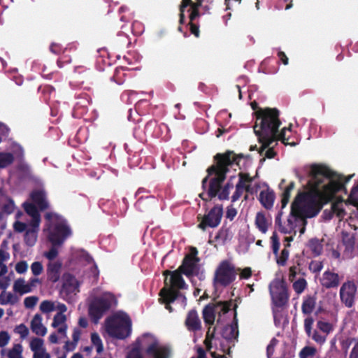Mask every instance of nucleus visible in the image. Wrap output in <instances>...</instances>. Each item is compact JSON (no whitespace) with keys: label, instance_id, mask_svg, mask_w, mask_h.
<instances>
[{"label":"nucleus","instance_id":"473e14b6","mask_svg":"<svg viewBox=\"0 0 358 358\" xmlns=\"http://www.w3.org/2000/svg\"><path fill=\"white\" fill-rule=\"evenodd\" d=\"M342 242L343 245L345 247V253L352 252L355 244L354 236H350L348 232H343Z\"/></svg>","mask_w":358,"mask_h":358},{"label":"nucleus","instance_id":"a19ab883","mask_svg":"<svg viewBox=\"0 0 358 358\" xmlns=\"http://www.w3.org/2000/svg\"><path fill=\"white\" fill-rule=\"evenodd\" d=\"M3 296L4 292H1V294H0V303L1 305H6L8 303L13 305L17 301V297L11 292H8L6 294V299H2V296Z\"/></svg>","mask_w":358,"mask_h":358},{"label":"nucleus","instance_id":"bf43d9fd","mask_svg":"<svg viewBox=\"0 0 358 358\" xmlns=\"http://www.w3.org/2000/svg\"><path fill=\"white\" fill-rule=\"evenodd\" d=\"M266 149H267V150L265 152L264 157L260 159L261 163L265 162L266 158L273 159L277 155V152L274 150V147L271 146V145L267 147Z\"/></svg>","mask_w":358,"mask_h":358},{"label":"nucleus","instance_id":"a211bd4d","mask_svg":"<svg viewBox=\"0 0 358 358\" xmlns=\"http://www.w3.org/2000/svg\"><path fill=\"white\" fill-rule=\"evenodd\" d=\"M30 197L33 203L41 211L45 210L49 208V203L47 200L46 193L43 189L34 190Z\"/></svg>","mask_w":358,"mask_h":358},{"label":"nucleus","instance_id":"58836bf2","mask_svg":"<svg viewBox=\"0 0 358 358\" xmlns=\"http://www.w3.org/2000/svg\"><path fill=\"white\" fill-rule=\"evenodd\" d=\"M229 155V159L230 161V164H229V167L232 166L234 164L238 165L239 160L241 159H243L245 155L243 154H235L233 151L228 150L224 153H217V155Z\"/></svg>","mask_w":358,"mask_h":358},{"label":"nucleus","instance_id":"4c0bfd02","mask_svg":"<svg viewBox=\"0 0 358 358\" xmlns=\"http://www.w3.org/2000/svg\"><path fill=\"white\" fill-rule=\"evenodd\" d=\"M308 283L305 278H301L294 282L292 287L298 294H301L307 287Z\"/></svg>","mask_w":358,"mask_h":358},{"label":"nucleus","instance_id":"ea45409f","mask_svg":"<svg viewBox=\"0 0 358 358\" xmlns=\"http://www.w3.org/2000/svg\"><path fill=\"white\" fill-rule=\"evenodd\" d=\"M324 267L323 262L319 260H312L309 263L308 269L313 273L319 274Z\"/></svg>","mask_w":358,"mask_h":358},{"label":"nucleus","instance_id":"2f4dec72","mask_svg":"<svg viewBox=\"0 0 358 358\" xmlns=\"http://www.w3.org/2000/svg\"><path fill=\"white\" fill-rule=\"evenodd\" d=\"M32 285L25 284L22 278H20L15 281L13 285V290L20 293L21 295L29 293L31 291Z\"/></svg>","mask_w":358,"mask_h":358},{"label":"nucleus","instance_id":"412c9836","mask_svg":"<svg viewBox=\"0 0 358 358\" xmlns=\"http://www.w3.org/2000/svg\"><path fill=\"white\" fill-rule=\"evenodd\" d=\"M157 201L153 196H141L136 202V209L141 212H149L155 207Z\"/></svg>","mask_w":358,"mask_h":358},{"label":"nucleus","instance_id":"680f3d73","mask_svg":"<svg viewBox=\"0 0 358 358\" xmlns=\"http://www.w3.org/2000/svg\"><path fill=\"white\" fill-rule=\"evenodd\" d=\"M38 299V297L34 296L26 297L24 300V306L27 308H34L36 306Z\"/></svg>","mask_w":358,"mask_h":358},{"label":"nucleus","instance_id":"c9c22d12","mask_svg":"<svg viewBox=\"0 0 358 358\" xmlns=\"http://www.w3.org/2000/svg\"><path fill=\"white\" fill-rule=\"evenodd\" d=\"M14 156L10 152H0V169H4L13 164Z\"/></svg>","mask_w":358,"mask_h":358},{"label":"nucleus","instance_id":"a18cd8bd","mask_svg":"<svg viewBox=\"0 0 358 358\" xmlns=\"http://www.w3.org/2000/svg\"><path fill=\"white\" fill-rule=\"evenodd\" d=\"M316 352V349L314 347L306 346L299 352L300 358H308L313 357Z\"/></svg>","mask_w":358,"mask_h":358},{"label":"nucleus","instance_id":"f257e3e1","mask_svg":"<svg viewBox=\"0 0 358 358\" xmlns=\"http://www.w3.org/2000/svg\"><path fill=\"white\" fill-rule=\"evenodd\" d=\"M353 176L345 177L324 164H312L308 172L309 179L304 186L308 191L297 194L292 203L290 215L301 219L316 216L336 193H347L345 184Z\"/></svg>","mask_w":358,"mask_h":358},{"label":"nucleus","instance_id":"9d476101","mask_svg":"<svg viewBox=\"0 0 358 358\" xmlns=\"http://www.w3.org/2000/svg\"><path fill=\"white\" fill-rule=\"evenodd\" d=\"M358 282L355 280H347L340 287L339 297L340 301L345 307L348 308H352L356 301L357 293Z\"/></svg>","mask_w":358,"mask_h":358},{"label":"nucleus","instance_id":"6e6552de","mask_svg":"<svg viewBox=\"0 0 358 358\" xmlns=\"http://www.w3.org/2000/svg\"><path fill=\"white\" fill-rule=\"evenodd\" d=\"M198 250L195 247H190L189 252L182 259L179 270L187 278L196 276L199 274L198 263L200 261L198 257Z\"/></svg>","mask_w":358,"mask_h":358},{"label":"nucleus","instance_id":"2eb2a0df","mask_svg":"<svg viewBox=\"0 0 358 358\" xmlns=\"http://www.w3.org/2000/svg\"><path fill=\"white\" fill-rule=\"evenodd\" d=\"M160 298L159 302L165 305V308L170 313L173 312V308L171 303H173L180 295V292L178 289L173 288H162L159 293Z\"/></svg>","mask_w":358,"mask_h":358},{"label":"nucleus","instance_id":"f704fd0d","mask_svg":"<svg viewBox=\"0 0 358 358\" xmlns=\"http://www.w3.org/2000/svg\"><path fill=\"white\" fill-rule=\"evenodd\" d=\"M37 240V231L36 229H29L24 234L25 244L29 247L35 245Z\"/></svg>","mask_w":358,"mask_h":358},{"label":"nucleus","instance_id":"49530a36","mask_svg":"<svg viewBox=\"0 0 358 358\" xmlns=\"http://www.w3.org/2000/svg\"><path fill=\"white\" fill-rule=\"evenodd\" d=\"M238 178L239 180L237 184H240L243 186L252 183L254 180V178L251 177L248 173L240 172L238 173Z\"/></svg>","mask_w":358,"mask_h":358},{"label":"nucleus","instance_id":"864d4df0","mask_svg":"<svg viewBox=\"0 0 358 358\" xmlns=\"http://www.w3.org/2000/svg\"><path fill=\"white\" fill-rule=\"evenodd\" d=\"M66 320V317L64 314L62 313H57L53 318L52 326L53 327H57L59 325H64Z\"/></svg>","mask_w":358,"mask_h":358},{"label":"nucleus","instance_id":"774afa93","mask_svg":"<svg viewBox=\"0 0 358 358\" xmlns=\"http://www.w3.org/2000/svg\"><path fill=\"white\" fill-rule=\"evenodd\" d=\"M10 341V336L7 331H2L0 332V347L6 346Z\"/></svg>","mask_w":358,"mask_h":358},{"label":"nucleus","instance_id":"3c124183","mask_svg":"<svg viewBox=\"0 0 358 358\" xmlns=\"http://www.w3.org/2000/svg\"><path fill=\"white\" fill-rule=\"evenodd\" d=\"M55 309L54 303L50 301H43L40 305V310L45 313L53 311Z\"/></svg>","mask_w":358,"mask_h":358},{"label":"nucleus","instance_id":"cd10ccee","mask_svg":"<svg viewBox=\"0 0 358 358\" xmlns=\"http://www.w3.org/2000/svg\"><path fill=\"white\" fill-rule=\"evenodd\" d=\"M61 264L59 263L50 264L47 269L48 280L56 282L60 278Z\"/></svg>","mask_w":358,"mask_h":358},{"label":"nucleus","instance_id":"e433bc0d","mask_svg":"<svg viewBox=\"0 0 358 358\" xmlns=\"http://www.w3.org/2000/svg\"><path fill=\"white\" fill-rule=\"evenodd\" d=\"M229 229L227 227H221L215 236V241L224 244L229 239Z\"/></svg>","mask_w":358,"mask_h":358},{"label":"nucleus","instance_id":"7ed1b4c3","mask_svg":"<svg viewBox=\"0 0 358 358\" xmlns=\"http://www.w3.org/2000/svg\"><path fill=\"white\" fill-rule=\"evenodd\" d=\"M215 164L209 166L207 169L208 175L202 180L201 187L203 189H206V184L210 176L215 174L209 181V186L207 191V199H212L218 196L221 191L223 182L226 179L227 173L229 171V164L230 161L229 155H215L214 156Z\"/></svg>","mask_w":358,"mask_h":358},{"label":"nucleus","instance_id":"72a5a7b5","mask_svg":"<svg viewBox=\"0 0 358 358\" xmlns=\"http://www.w3.org/2000/svg\"><path fill=\"white\" fill-rule=\"evenodd\" d=\"M294 187H295V183H294V182L292 181L285 188V189L282 194V199H281L282 208H284L288 203V202L289 201L291 192L294 189Z\"/></svg>","mask_w":358,"mask_h":358},{"label":"nucleus","instance_id":"423d86ee","mask_svg":"<svg viewBox=\"0 0 358 358\" xmlns=\"http://www.w3.org/2000/svg\"><path fill=\"white\" fill-rule=\"evenodd\" d=\"M232 305L233 302L230 300L210 303L205 306L202 311L204 322L206 324H213L215 320V315H217L220 317L222 314L227 313Z\"/></svg>","mask_w":358,"mask_h":358},{"label":"nucleus","instance_id":"e2e57ef3","mask_svg":"<svg viewBox=\"0 0 358 358\" xmlns=\"http://www.w3.org/2000/svg\"><path fill=\"white\" fill-rule=\"evenodd\" d=\"M327 246H331L329 249H327L329 255L331 256V257L334 259L339 260L341 258V252L338 250L339 246L338 245L336 248L330 244H328Z\"/></svg>","mask_w":358,"mask_h":358},{"label":"nucleus","instance_id":"0eeeda50","mask_svg":"<svg viewBox=\"0 0 358 358\" xmlns=\"http://www.w3.org/2000/svg\"><path fill=\"white\" fill-rule=\"evenodd\" d=\"M269 290L275 306L283 308L287 304L289 295L287 284L283 280H274L269 285Z\"/></svg>","mask_w":358,"mask_h":358},{"label":"nucleus","instance_id":"f03ea898","mask_svg":"<svg viewBox=\"0 0 358 358\" xmlns=\"http://www.w3.org/2000/svg\"><path fill=\"white\" fill-rule=\"evenodd\" d=\"M279 110L276 108H267L260 110L257 113V119L261 120L260 126H254V132L258 138V141L262 144L258 150L260 155H262L266 148L273 143L280 141L285 145L295 146L296 143L291 141L289 137H286V131H291L292 124L289 127H284L278 133L281 122L279 119Z\"/></svg>","mask_w":358,"mask_h":358},{"label":"nucleus","instance_id":"5fc2aeb1","mask_svg":"<svg viewBox=\"0 0 358 358\" xmlns=\"http://www.w3.org/2000/svg\"><path fill=\"white\" fill-rule=\"evenodd\" d=\"M235 187V192H234L233 195L231 197L232 203H234L236 201H238L243 195L244 191L243 186L240 184H236Z\"/></svg>","mask_w":358,"mask_h":358},{"label":"nucleus","instance_id":"4d7b16f0","mask_svg":"<svg viewBox=\"0 0 358 358\" xmlns=\"http://www.w3.org/2000/svg\"><path fill=\"white\" fill-rule=\"evenodd\" d=\"M271 238L272 242L273 252L277 256L280 248V242L277 234L274 232Z\"/></svg>","mask_w":358,"mask_h":358},{"label":"nucleus","instance_id":"de8ad7c7","mask_svg":"<svg viewBox=\"0 0 358 358\" xmlns=\"http://www.w3.org/2000/svg\"><path fill=\"white\" fill-rule=\"evenodd\" d=\"M348 201L353 206L358 204V185L352 187Z\"/></svg>","mask_w":358,"mask_h":358},{"label":"nucleus","instance_id":"f3484780","mask_svg":"<svg viewBox=\"0 0 358 358\" xmlns=\"http://www.w3.org/2000/svg\"><path fill=\"white\" fill-rule=\"evenodd\" d=\"M146 354L152 358H169L170 350L166 346L159 345L157 341H154L146 349Z\"/></svg>","mask_w":358,"mask_h":358},{"label":"nucleus","instance_id":"37998d69","mask_svg":"<svg viewBox=\"0 0 358 358\" xmlns=\"http://www.w3.org/2000/svg\"><path fill=\"white\" fill-rule=\"evenodd\" d=\"M24 209L25 212L31 217L39 215L38 208L32 203H24Z\"/></svg>","mask_w":358,"mask_h":358},{"label":"nucleus","instance_id":"6ab92c4d","mask_svg":"<svg viewBox=\"0 0 358 358\" xmlns=\"http://www.w3.org/2000/svg\"><path fill=\"white\" fill-rule=\"evenodd\" d=\"M185 324L190 331L196 332L201 329V320L196 310L192 309L188 312Z\"/></svg>","mask_w":358,"mask_h":358},{"label":"nucleus","instance_id":"052dcab7","mask_svg":"<svg viewBox=\"0 0 358 358\" xmlns=\"http://www.w3.org/2000/svg\"><path fill=\"white\" fill-rule=\"evenodd\" d=\"M15 209V204L13 200L9 199L6 203L3 204L2 210L6 214H11Z\"/></svg>","mask_w":358,"mask_h":358},{"label":"nucleus","instance_id":"4be33fe9","mask_svg":"<svg viewBox=\"0 0 358 358\" xmlns=\"http://www.w3.org/2000/svg\"><path fill=\"white\" fill-rule=\"evenodd\" d=\"M304 259L303 258L296 256L293 259V265L289 268V280L292 282L297 274H300L303 276L306 275V272L303 270V264Z\"/></svg>","mask_w":358,"mask_h":358},{"label":"nucleus","instance_id":"5701e85b","mask_svg":"<svg viewBox=\"0 0 358 358\" xmlns=\"http://www.w3.org/2000/svg\"><path fill=\"white\" fill-rule=\"evenodd\" d=\"M92 99L90 95L87 94H80L77 97V101L74 106V110L80 114L86 113L87 108L90 105Z\"/></svg>","mask_w":358,"mask_h":358},{"label":"nucleus","instance_id":"dca6fc26","mask_svg":"<svg viewBox=\"0 0 358 358\" xmlns=\"http://www.w3.org/2000/svg\"><path fill=\"white\" fill-rule=\"evenodd\" d=\"M237 305L234 304V319L231 324H227L222 329V336L227 341H232L236 339L238 336V318L236 312Z\"/></svg>","mask_w":358,"mask_h":358},{"label":"nucleus","instance_id":"79ce46f5","mask_svg":"<svg viewBox=\"0 0 358 358\" xmlns=\"http://www.w3.org/2000/svg\"><path fill=\"white\" fill-rule=\"evenodd\" d=\"M91 341L93 345L96 347V351L98 353H101L103 350L102 341L99 335L94 332L91 334Z\"/></svg>","mask_w":358,"mask_h":358},{"label":"nucleus","instance_id":"09e8293b","mask_svg":"<svg viewBox=\"0 0 358 358\" xmlns=\"http://www.w3.org/2000/svg\"><path fill=\"white\" fill-rule=\"evenodd\" d=\"M22 346L20 344L15 345V346L9 350L8 357L9 358H22Z\"/></svg>","mask_w":358,"mask_h":358},{"label":"nucleus","instance_id":"13d9d810","mask_svg":"<svg viewBox=\"0 0 358 358\" xmlns=\"http://www.w3.org/2000/svg\"><path fill=\"white\" fill-rule=\"evenodd\" d=\"M66 51V50L63 51L62 55L59 58V59L57 62L59 68H62L64 64H69L71 62V57L65 54Z\"/></svg>","mask_w":358,"mask_h":358},{"label":"nucleus","instance_id":"c85d7f7f","mask_svg":"<svg viewBox=\"0 0 358 358\" xmlns=\"http://www.w3.org/2000/svg\"><path fill=\"white\" fill-rule=\"evenodd\" d=\"M316 306V297L315 296H307L304 298L301 310L302 313L305 315L310 314L315 309Z\"/></svg>","mask_w":358,"mask_h":358},{"label":"nucleus","instance_id":"aec40b11","mask_svg":"<svg viewBox=\"0 0 358 358\" xmlns=\"http://www.w3.org/2000/svg\"><path fill=\"white\" fill-rule=\"evenodd\" d=\"M275 194L273 189L268 187L260 192L259 201L262 206L266 210H271L273 207Z\"/></svg>","mask_w":358,"mask_h":358},{"label":"nucleus","instance_id":"6e6d98bb","mask_svg":"<svg viewBox=\"0 0 358 358\" xmlns=\"http://www.w3.org/2000/svg\"><path fill=\"white\" fill-rule=\"evenodd\" d=\"M289 257V250L284 248L280 253V257L277 259V264L280 266H285Z\"/></svg>","mask_w":358,"mask_h":358},{"label":"nucleus","instance_id":"393cba45","mask_svg":"<svg viewBox=\"0 0 358 358\" xmlns=\"http://www.w3.org/2000/svg\"><path fill=\"white\" fill-rule=\"evenodd\" d=\"M77 288V281L75 278L71 275H69L68 277L65 279L62 289L61 294H64L66 295H69L72 294L76 291Z\"/></svg>","mask_w":358,"mask_h":358},{"label":"nucleus","instance_id":"20e7f679","mask_svg":"<svg viewBox=\"0 0 358 358\" xmlns=\"http://www.w3.org/2000/svg\"><path fill=\"white\" fill-rule=\"evenodd\" d=\"M106 330L113 338L124 339L131 331V321L128 315H115L106 320Z\"/></svg>","mask_w":358,"mask_h":358},{"label":"nucleus","instance_id":"69168bd1","mask_svg":"<svg viewBox=\"0 0 358 358\" xmlns=\"http://www.w3.org/2000/svg\"><path fill=\"white\" fill-rule=\"evenodd\" d=\"M31 269L34 275H38L43 271V265L39 262H34L31 266Z\"/></svg>","mask_w":358,"mask_h":358},{"label":"nucleus","instance_id":"c03bdc74","mask_svg":"<svg viewBox=\"0 0 358 358\" xmlns=\"http://www.w3.org/2000/svg\"><path fill=\"white\" fill-rule=\"evenodd\" d=\"M30 348L33 352L45 350L43 348V340L39 338H34L30 342Z\"/></svg>","mask_w":358,"mask_h":358},{"label":"nucleus","instance_id":"1a4fd4ad","mask_svg":"<svg viewBox=\"0 0 358 358\" xmlns=\"http://www.w3.org/2000/svg\"><path fill=\"white\" fill-rule=\"evenodd\" d=\"M222 215V205H215L210 211L203 217H201V215L197 216L198 221L201 220L197 227L202 231H205L207 227L215 228L220 224Z\"/></svg>","mask_w":358,"mask_h":358},{"label":"nucleus","instance_id":"0e129e2a","mask_svg":"<svg viewBox=\"0 0 358 358\" xmlns=\"http://www.w3.org/2000/svg\"><path fill=\"white\" fill-rule=\"evenodd\" d=\"M314 323V320L312 317H306L304 320V329L308 336L311 334L312 327Z\"/></svg>","mask_w":358,"mask_h":358},{"label":"nucleus","instance_id":"338daca9","mask_svg":"<svg viewBox=\"0 0 358 358\" xmlns=\"http://www.w3.org/2000/svg\"><path fill=\"white\" fill-rule=\"evenodd\" d=\"M58 255V250L56 246L52 245L49 251L45 252L44 256L49 260L55 259Z\"/></svg>","mask_w":358,"mask_h":358},{"label":"nucleus","instance_id":"c756f323","mask_svg":"<svg viewBox=\"0 0 358 358\" xmlns=\"http://www.w3.org/2000/svg\"><path fill=\"white\" fill-rule=\"evenodd\" d=\"M255 225L263 234L266 233L268 227V222L264 212H258L255 217Z\"/></svg>","mask_w":358,"mask_h":358},{"label":"nucleus","instance_id":"ddd939ff","mask_svg":"<svg viewBox=\"0 0 358 358\" xmlns=\"http://www.w3.org/2000/svg\"><path fill=\"white\" fill-rule=\"evenodd\" d=\"M182 273L179 268L171 271L166 270L163 275L165 276L164 287L163 288H173L175 289H182L187 287V285L182 276Z\"/></svg>","mask_w":358,"mask_h":358},{"label":"nucleus","instance_id":"f8f14e48","mask_svg":"<svg viewBox=\"0 0 358 358\" xmlns=\"http://www.w3.org/2000/svg\"><path fill=\"white\" fill-rule=\"evenodd\" d=\"M70 227L64 222L56 224L49 234V241L54 246H59L71 235Z\"/></svg>","mask_w":358,"mask_h":358},{"label":"nucleus","instance_id":"7c9ffc66","mask_svg":"<svg viewBox=\"0 0 358 358\" xmlns=\"http://www.w3.org/2000/svg\"><path fill=\"white\" fill-rule=\"evenodd\" d=\"M235 176H231L226 184L221 187V191L218 194V199L221 201L228 200L229 199V194L231 189L234 187L233 180Z\"/></svg>","mask_w":358,"mask_h":358},{"label":"nucleus","instance_id":"8fccbe9b","mask_svg":"<svg viewBox=\"0 0 358 358\" xmlns=\"http://www.w3.org/2000/svg\"><path fill=\"white\" fill-rule=\"evenodd\" d=\"M14 332L20 334L22 339H24L29 334V329L25 324H20L15 327Z\"/></svg>","mask_w":358,"mask_h":358},{"label":"nucleus","instance_id":"39448f33","mask_svg":"<svg viewBox=\"0 0 358 358\" xmlns=\"http://www.w3.org/2000/svg\"><path fill=\"white\" fill-rule=\"evenodd\" d=\"M236 268L231 261L222 260L215 271L213 285L226 287L236 280Z\"/></svg>","mask_w":358,"mask_h":358},{"label":"nucleus","instance_id":"603ef678","mask_svg":"<svg viewBox=\"0 0 358 358\" xmlns=\"http://www.w3.org/2000/svg\"><path fill=\"white\" fill-rule=\"evenodd\" d=\"M317 327L320 331L325 333L326 334H329L333 329L332 325L327 322L318 321L317 323Z\"/></svg>","mask_w":358,"mask_h":358},{"label":"nucleus","instance_id":"a878e982","mask_svg":"<svg viewBox=\"0 0 358 358\" xmlns=\"http://www.w3.org/2000/svg\"><path fill=\"white\" fill-rule=\"evenodd\" d=\"M322 242L323 239L320 240L317 238H313L308 241L307 247L310 249L314 257H318L322 253Z\"/></svg>","mask_w":358,"mask_h":358},{"label":"nucleus","instance_id":"4468645a","mask_svg":"<svg viewBox=\"0 0 358 358\" xmlns=\"http://www.w3.org/2000/svg\"><path fill=\"white\" fill-rule=\"evenodd\" d=\"M341 278L338 273L328 268L322 274L319 282L322 289H337L341 284Z\"/></svg>","mask_w":358,"mask_h":358},{"label":"nucleus","instance_id":"b1692460","mask_svg":"<svg viewBox=\"0 0 358 358\" xmlns=\"http://www.w3.org/2000/svg\"><path fill=\"white\" fill-rule=\"evenodd\" d=\"M31 329L38 336H44L46 334L47 329L42 324V317L36 314L31 321Z\"/></svg>","mask_w":358,"mask_h":358},{"label":"nucleus","instance_id":"9b49d317","mask_svg":"<svg viewBox=\"0 0 358 358\" xmlns=\"http://www.w3.org/2000/svg\"><path fill=\"white\" fill-rule=\"evenodd\" d=\"M110 301L106 298H96L89 306V315L94 323H97L110 308Z\"/></svg>","mask_w":358,"mask_h":358},{"label":"nucleus","instance_id":"bb28decb","mask_svg":"<svg viewBox=\"0 0 358 358\" xmlns=\"http://www.w3.org/2000/svg\"><path fill=\"white\" fill-rule=\"evenodd\" d=\"M343 199L342 197L338 198L336 201L331 204V211L329 216V219L332 217L333 214H335L339 219H343L346 213L343 206Z\"/></svg>","mask_w":358,"mask_h":358}]
</instances>
